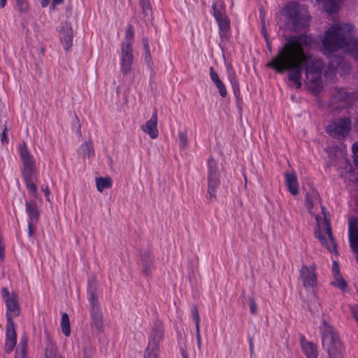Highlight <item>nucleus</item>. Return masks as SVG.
<instances>
[{"instance_id": "obj_6", "label": "nucleus", "mask_w": 358, "mask_h": 358, "mask_svg": "<svg viewBox=\"0 0 358 358\" xmlns=\"http://www.w3.org/2000/svg\"><path fill=\"white\" fill-rule=\"evenodd\" d=\"M21 174L29 193L34 198H36L37 187L36 182L38 180V172L36 165L22 166Z\"/></svg>"}, {"instance_id": "obj_5", "label": "nucleus", "mask_w": 358, "mask_h": 358, "mask_svg": "<svg viewBox=\"0 0 358 358\" xmlns=\"http://www.w3.org/2000/svg\"><path fill=\"white\" fill-rule=\"evenodd\" d=\"M284 12L292 22L296 29H301L308 25L310 16L307 10L296 2H290L285 8Z\"/></svg>"}, {"instance_id": "obj_14", "label": "nucleus", "mask_w": 358, "mask_h": 358, "mask_svg": "<svg viewBox=\"0 0 358 358\" xmlns=\"http://www.w3.org/2000/svg\"><path fill=\"white\" fill-rule=\"evenodd\" d=\"M157 110H155L151 118L148 120L146 124L142 127V129L144 132L148 134L151 138H157L159 135V131L157 128Z\"/></svg>"}, {"instance_id": "obj_31", "label": "nucleus", "mask_w": 358, "mask_h": 358, "mask_svg": "<svg viewBox=\"0 0 358 358\" xmlns=\"http://www.w3.org/2000/svg\"><path fill=\"white\" fill-rule=\"evenodd\" d=\"M158 348H152L150 345H148V348L145 351L144 358H157V351Z\"/></svg>"}, {"instance_id": "obj_44", "label": "nucleus", "mask_w": 358, "mask_h": 358, "mask_svg": "<svg viewBox=\"0 0 358 358\" xmlns=\"http://www.w3.org/2000/svg\"><path fill=\"white\" fill-rule=\"evenodd\" d=\"M46 358H63L59 354L55 353L52 355L51 353L48 355V353H45Z\"/></svg>"}, {"instance_id": "obj_27", "label": "nucleus", "mask_w": 358, "mask_h": 358, "mask_svg": "<svg viewBox=\"0 0 358 358\" xmlns=\"http://www.w3.org/2000/svg\"><path fill=\"white\" fill-rule=\"evenodd\" d=\"M286 178L289 192L296 195L298 193L296 177L292 174H287Z\"/></svg>"}, {"instance_id": "obj_19", "label": "nucleus", "mask_w": 358, "mask_h": 358, "mask_svg": "<svg viewBox=\"0 0 358 358\" xmlns=\"http://www.w3.org/2000/svg\"><path fill=\"white\" fill-rule=\"evenodd\" d=\"M26 212L29 217V222H36L38 220L40 213L35 202L25 203Z\"/></svg>"}, {"instance_id": "obj_47", "label": "nucleus", "mask_w": 358, "mask_h": 358, "mask_svg": "<svg viewBox=\"0 0 358 358\" xmlns=\"http://www.w3.org/2000/svg\"><path fill=\"white\" fill-rule=\"evenodd\" d=\"M49 3V0H41V4L43 8L46 7Z\"/></svg>"}, {"instance_id": "obj_49", "label": "nucleus", "mask_w": 358, "mask_h": 358, "mask_svg": "<svg viewBox=\"0 0 358 358\" xmlns=\"http://www.w3.org/2000/svg\"><path fill=\"white\" fill-rule=\"evenodd\" d=\"M182 358H189L188 355L185 352V350L181 351Z\"/></svg>"}, {"instance_id": "obj_17", "label": "nucleus", "mask_w": 358, "mask_h": 358, "mask_svg": "<svg viewBox=\"0 0 358 358\" xmlns=\"http://www.w3.org/2000/svg\"><path fill=\"white\" fill-rule=\"evenodd\" d=\"M6 305L7 307L6 317L8 320H12L13 317H15L20 313V308L17 299L13 296L10 299L6 300Z\"/></svg>"}, {"instance_id": "obj_24", "label": "nucleus", "mask_w": 358, "mask_h": 358, "mask_svg": "<svg viewBox=\"0 0 358 358\" xmlns=\"http://www.w3.org/2000/svg\"><path fill=\"white\" fill-rule=\"evenodd\" d=\"M210 76L212 81L215 84L218 88L220 95L224 97V85L222 80L220 79L217 73L215 71L213 67L210 68Z\"/></svg>"}, {"instance_id": "obj_9", "label": "nucleus", "mask_w": 358, "mask_h": 358, "mask_svg": "<svg viewBox=\"0 0 358 358\" xmlns=\"http://www.w3.org/2000/svg\"><path fill=\"white\" fill-rule=\"evenodd\" d=\"M350 120L349 119H340L327 127V132L334 137H344L350 129Z\"/></svg>"}, {"instance_id": "obj_43", "label": "nucleus", "mask_w": 358, "mask_h": 358, "mask_svg": "<svg viewBox=\"0 0 358 358\" xmlns=\"http://www.w3.org/2000/svg\"><path fill=\"white\" fill-rule=\"evenodd\" d=\"M1 292H2V296L4 299V300L6 301L7 299H10L11 298L10 296V294H9V292L7 288H3L2 290H1Z\"/></svg>"}, {"instance_id": "obj_28", "label": "nucleus", "mask_w": 358, "mask_h": 358, "mask_svg": "<svg viewBox=\"0 0 358 358\" xmlns=\"http://www.w3.org/2000/svg\"><path fill=\"white\" fill-rule=\"evenodd\" d=\"M303 348L306 352L308 358H316L317 350L312 343H307L306 344L304 345Z\"/></svg>"}, {"instance_id": "obj_2", "label": "nucleus", "mask_w": 358, "mask_h": 358, "mask_svg": "<svg viewBox=\"0 0 358 358\" xmlns=\"http://www.w3.org/2000/svg\"><path fill=\"white\" fill-rule=\"evenodd\" d=\"M352 24L345 22L334 24L324 32L322 39L323 48L331 52L341 48L347 50L355 39Z\"/></svg>"}, {"instance_id": "obj_48", "label": "nucleus", "mask_w": 358, "mask_h": 358, "mask_svg": "<svg viewBox=\"0 0 358 358\" xmlns=\"http://www.w3.org/2000/svg\"><path fill=\"white\" fill-rule=\"evenodd\" d=\"M6 0H0V8H3L6 6Z\"/></svg>"}, {"instance_id": "obj_10", "label": "nucleus", "mask_w": 358, "mask_h": 358, "mask_svg": "<svg viewBox=\"0 0 358 358\" xmlns=\"http://www.w3.org/2000/svg\"><path fill=\"white\" fill-rule=\"evenodd\" d=\"M60 41L66 50H69L72 45L73 29L70 22L67 21L62 22L57 28Z\"/></svg>"}, {"instance_id": "obj_40", "label": "nucleus", "mask_w": 358, "mask_h": 358, "mask_svg": "<svg viewBox=\"0 0 358 358\" xmlns=\"http://www.w3.org/2000/svg\"><path fill=\"white\" fill-rule=\"evenodd\" d=\"M142 43L144 48L145 51L150 50L149 43H148V38H142Z\"/></svg>"}, {"instance_id": "obj_50", "label": "nucleus", "mask_w": 358, "mask_h": 358, "mask_svg": "<svg viewBox=\"0 0 358 358\" xmlns=\"http://www.w3.org/2000/svg\"><path fill=\"white\" fill-rule=\"evenodd\" d=\"M334 267L336 271V273L338 274V265L337 264V262H334Z\"/></svg>"}, {"instance_id": "obj_15", "label": "nucleus", "mask_w": 358, "mask_h": 358, "mask_svg": "<svg viewBox=\"0 0 358 358\" xmlns=\"http://www.w3.org/2000/svg\"><path fill=\"white\" fill-rule=\"evenodd\" d=\"M141 262L143 266V273L146 276L151 275L152 269L154 267L153 257L150 250H145L141 255Z\"/></svg>"}, {"instance_id": "obj_33", "label": "nucleus", "mask_w": 358, "mask_h": 358, "mask_svg": "<svg viewBox=\"0 0 358 358\" xmlns=\"http://www.w3.org/2000/svg\"><path fill=\"white\" fill-rule=\"evenodd\" d=\"M15 358H27L26 344L21 343V346L15 351Z\"/></svg>"}, {"instance_id": "obj_21", "label": "nucleus", "mask_w": 358, "mask_h": 358, "mask_svg": "<svg viewBox=\"0 0 358 358\" xmlns=\"http://www.w3.org/2000/svg\"><path fill=\"white\" fill-rule=\"evenodd\" d=\"M213 15L219 25L220 27V35L221 38L223 37V31H224V22H223V17H222V5H220V8H217V4L214 3L213 5Z\"/></svg>"}, {"instance_id": "obj_16", "label": "nucleus", "mask_w": 358, "mask_h": 358, "mask_svg": "<svg viewBox=\"0 0 358 358\" xmlns=\"http://www.w3.org/2000/svg\"><path fill=\"white\" fill-rule=\"evenodd\" d=\"M349 238L352 249L358 252V227L355 220L349 222Z\"/></svg>"}, {"instance_id": "obj_32", "label": "nucleus", "mask_w": 358, "mask_h": 358, "mask_svg": "<svg viewBox=\"0 0 358 358\" xmlns=\"http://www.w3.org/2000/svg\"><path fill=\"white\" fill-rule=\"evenodd\" d=\"M187 145V134L186 131L179 133V146L180 149H185Z\"/></svg>"}, {"instance_id": "obj_45", "label": "nucleus", "mask_w": 358, "mask_h": 358, "mask_svg": "<svg viewBox=\"0 0 358 358\" xmlns=\"http://www.w3.org/2000/svg\"><path fill=\"white\" fill-rule=\"evenodd\" d=\"M64 0H52V2L51 3L50 8L52 10L55 9V5L62 3Z\"/></svg>"}, {"instance_id": "obj_11", "label": "nucleus", "mask_w": 358, "mask_h": 358, "mask_svg": "<svg viewBox=\"0 0 358 358\" xmlns=\"http://www.w3.org/2000/svg\"><path fill=\"white\" fill-rule=\"evenodd\" d=\"M6 340L5 350L7 353L13 351L17 341L15 324L12 320H8L6 327Z\"/></svg>"}, {"instance_id": "obj_41", "label": "nucleus", "mask_w": 358, "mask_h": 358, "mask_svg": "<svg viewBox=\"0 0 358 358\" xmlns=\"http://www.w3.org/2000/svg\"><path fill=\"white\" fill-rule=\"evenodd\" d=\"M41 190L44 192L45 196L46 197V200L49 201H50L49 196H50V194L49 188L47 186L46 187L42 186L41 187Z\"/></svg>"}, {"instance_id": "obj_18", "label": "nucleus", "mask_w": 358, "mask_h": 358, "mask_svg": "<svg viewBox=\"0 0 358 358\" xmlns=\"http://www.w3.org/2000/svg\"><path fill=\"white\" fill-rule=\"evenodd\" d=\"M139 5L141 10L142 20L145 22H150L152 20V10L150 0H139Z\"/></svg>"}, {"instance_id": "obj_13", "label": "nucleus", "mask_w": 358, "mask_h": 358, "mask_svg": "<svg viewBox=\"0 0 358 358\" xmlns=\"http://www.w3.org/2000/svg\"><path fill=\"white\" fill-rule=\"evenodd\" d=\"M17 148L20 152V157L22 161V166L36 165V160L24 141L19 144Z\"/></svg>"}, {"instance_id": "obj_12", "label": "nucleus", "mask_w": 358, "mask_h": 358, "mask_svg": "<svg viewBox=\"0 0 358 358\" xmlns=\"http://www.w3.org/2000/svg\"><path fill=\"white\" fill-rule=\"evenodd\" d=\"M164 338V327L161 321L157 320L155 322L152 329V332L149 338V343L152 348H158L159 343Z\"/></svg>"}, {"instance_id": "obj_36", "label": "nucleus", "mask_w": 358, "mask_h": 358, "mask_svg": "<svg viewBox=\"0 0 358 358\" xmlns=\"http://www.w3.org/2000/svg\"><path fill=\"white\" fill-rule=\"evenodd\" d=\"M324 225H325V229H326V231H327V234H328V236H329V238L332 241V242H333V243H334V250H335V252H337V251H336V243H335V242H334V237H333V234H332V232H331V230L330 226H329V223H327V222H325V223H324Z\"/></svg>"}, {"instance_id": "obj_35", "label": "nucleus", "mask_w": 358, "mask_h": 358, "mask_svg": "<svg viewBox=\"0 0 358 358\" xmlns=\"http://www.w3.org/2000/svg\"><path fill=\"white\" fill-rule=\"evenodd\" d=\"M145 62L150 69H152V60L150 50L145 51Z\"/></svg>"}, {"instance_id": "obj_20", "label": "nucleus", "mask_w": 358, "mask_h": 358, "mask_svg": "<svg viewBox=\"0 0 358 358\" xmlns=\"http://www.w3.org/2000/svg\"><path fill=\"white\" fill-rule=\"evenodd\" d=\"M77 152L78 155L81 156L83 158H85L86 157H90L94 155V152L92 141L88 140L87 141L82 143L78 149Z\"/></svg>"}, {"instance_id": "obj_51", "label": "nucleus", "mask_w": 358, "mask_h": 358, "mask_svg": "<svg viewBox=\"0 0 358 358\" xmlns=\"http://www.w3.org/2000/svg\"><path fill=\"white\" fill-rule=\"evenodd\" d=\"M77 134L79 136H81V125H80V124H78V128L77 129Z\"/></svg>"}, {"instance_id": "obj_7", "label": "nucleus", "mask_w": 358, "mask_h": 358, "mask_svg": "<svg viewBox=\"0 0 358 358\" xmlns=\"http://www.w3.org/2000/svg\"><path fill=\"white\" fill-rule=\"evenodd\" d=\"M220 174L217 172L216 163L213 159L208 161V182L209 195L208 199L213 201L215 199L216 187L220 185Z\"/></svg>"}, {"instance_id": "obj_1", "label": "nucleus", "mask_w": 358, "mask_h": 358, "mask_svg": "<svg viewBox=\"0 0 358 358\" xmlns=\"http://www.w3.org/2000/svg\"><path fill=\"white\" fill-rule=\"evenodd\" d=\"M313 43V39L306 35L292 37L267 66L280 73L288 70L289 79L297 88L304 81L312 91H318L322 87L323 63L305 52V48Z\"/></svg>"}, {"instance_id": "obj_55", "label": "nucleus", "mask_w": 358, "mask_h": 358, "mask_svg": "<svg viewBox=\"0 0 358 358\" xmlns=\"http://www.w3.org/2000/svg\"><path fill=\"white\" fill-rule=\"evenodd\" d=\"M85 358H86V357H85Z\"/></svg>"}, {"instance_id": "obj_39", "label": "nucleus", "mask_w": 358, "mask_h": 358, "mask_svg": "<svg viewBox=\"0 0 358 358\" xmlns=\"http://www.w3.org/2000/svg\"><path fill=\"white\" fill-rule=\"evenodd\" d=\"M196 331V344L197 348L200 350H201V338L200 335L199 328Z\"/></svg>"}, {"instance_id": "obj_52", "label": "nucleus", "mask_w": 358, "mask_h": 358, "mask_svg": "<svg viewBox=\"0 0 358 358\" xmlns=\"http://www.w3.org/2000/svg\"><path fill=\"white\" fill-rule=\"evenodd\" d=\"M319 238H320L322 241H323V238H322V236L319 235Z\"/></svg>"}, {"instance_id": "obj_54", "label": "nucleus", "mask_w": 358, "mask_h": 358, "mask_svg": "<svg viewBox=\"0 0 358 358\" xmlns=\"http://www.w3.org/2000/svg\"><path fill=\"white\" fill-rule=\"evenodd\" d=\"M356 180H357V182H358V178H357Z\"/></svg>"}, {"instance_id": "obj_26", "label": "nucleus", "mask_w": 358, "mask_h": 358, "mask_svg": "<svg viewBox=\"0 0 358 358\" xmlns=\"http://www.w3.org/2000/svg\"><path fill=\"white\" fill-rule=\"evenodd\" d=\"M302 275L305 279V285L313 286L315 282V275L308 267H303L301 270Z\"/></svg>"}, {"instance_id": "obj_42", "label": "nucleus", "mask_w": 358, "mask_h": 358, "mask_svg": "<svg viewBox=\"0 0 358 358\" xmlns=\"http://www.w3.org/2000/svg\"><path fill=\"white\" fill-rule=\"evenodd\" d=\"M336 285L342 289H344L346 287L347 284L343 279L340 278V279H338Z\"/></svg>"}, {"instance_id": "obj_4", "label": "nucleus", "mask_w": 358, "mask_h": 358, "mask_svg": "<svg viewBox=\"0 0 358 358\" xmlns=\"http://www.w3.org/2000/svg\"><path fill=\"white\" fill-rule=\"evenodd\" d=\"M134 37V29L132 25L129 24L125 31V41L121 45L120 65L121 71L124 75H127L131 70L133 64V39Z\"/></svg>"}, {"instance_id": "obj_23", "label": "nucleus", "mask_w": 358, "mask_h": 358, "mask_svg": "<svg viewBox=\"0 0 358 358\" xmlns=\"http://www.w3.org/2000/svg\"><path fill=\"white\" fill-rule=\"evenodd\" d=\"M323 6L326 12L331 13L338 10V0H318Z\"/></svg>"}, {"instance_id": "obj_34", "label": "nucleus", "mask_w": 358, "mask_h": 358, "mask_svg": "<svg viewBox=\"0 0 358 358\" xmlns=\"http://www.w3.org/2000/svg\"><path fill=\"white\" fill-rule=\"evenodd\" d=\"M192 317H193V320L195 322L196 330H198V329L199 328V321H200V320H199V315L198 308H197V306L196 305H193L192 306Z\"/></svg>"}, {"instance_id": "obj_46", "label": "nucleus", "mask_w": 358, "mask_h": 358, "mask_svg": "<svg viewBox=\"0 0 358 358\" xmlns=\"http://www.w3.org/2000/svg\"><path fill=\"white\" fill-rule=\"evenodd\" d=\"M352 150L355 156L358 158V143H355L353 145Z\"/></svg>"}, {"instance_id": "obj_22", "label": "nucleus", "mask_w": 358, "mask_h": 358, "mask_svg": "<svg viewBox=\"0 0 358 358\" xmlns=\"http://www.w3.org/2000/svg\"><path fill=\"white\" fill-rule=\"evenodd\" d=\"M112 186V180L110 178H96V187L99 192H102L104 189L110 188Z\"/></svg>"}, {"instance_id": "obj_3", "label": "nucleus", "mask_w": 358, "mask_h": 358, "mask_svg": "<svg viewBox=\"0 0 358 358\" xmlns=\"http://www.w3.org/2000/svg\"><path fill=\"white\" fill-rule=\"evenodd\" d=\"M98 289L94 281H89L87 299L90 304L91 325L99 333L103 331V314L98 300Z\"/></svg>"}, {"instance_id": "obj_29", "label": "nucleus", "mask_w": 358, "mask_h": 358, "mask_svg": "<svg viewBox=\"0 0 358 358\" xmlns=\"http://www.w3.org/2000/svg\"><path fill=\"white\" fill-rule=\"evenodd\" d=\"M347 51L351 52L352 56L358 60V38H355L352 43L348 48Z\"/></svg>"}, {"instance_id": "obj_25", "label": "nucleus", "mask_w": 358, "mask_h": 358, "mask_svg": "<svg viewBox=\"0 0 358 358\" xmlns=\"http://www.w3.org/2000/svg\"><path fill=\"white\" fill-rule=\"evenodd\" d=\"M61 328H62V333L66 336H70L71 327H70V323H69V317L66 313H64L62 315Z\"/></svg>"}, {"instance_id": "obj_53", "label": "nucleus", "mask_w": 358, "mask_h": 358, "mask_svg": "<svg viewBox=\"0 0 358 358\" xmlns=\"http://www.w3.org/2000/svg\"><path fill=\"white\" fill-rule=\"evenodd\" d=\"M76 119L77 120L78 122H79L78 117L76 116Z\"/></svg>"}, {"instance_id": "obj_30", "label": "nucleus", "mask_w": 358, "mask_h": 358, "mask_svg": "<svg viewBox=\"0 0 358 358\" xmlns=\"http://www.w3.org/2000/svg\"><path fill=\"white\" fill-rule=\"evenodd\" d=\"M16 5L21 13H26L29 10L28 0H16Z\"/></svg>"}, {"instance_id": "obj_37", "label": "nucleus", "mask_w": 358, "mask_h": 358, "mask_svg": "<svg viewBox=\"0 0 358 358\" xmlns=\"http://www.w3.org/2000/svg\"><path fill=\"white\" fill-rule=\"evenodd\" d=\"M34 223V222H29L28 223V234L29 236H32L36 232V229L33 226Z\"/></svg>"}, {"instance_id": "obj_38", "label": "nucleus", "mask_w": 358, "mask_h": 358, "mask_svg": "<svg viewBox=\"0 0 358 358\" xmlns=\"http://www.w3.org/2000/svg\"><path fill=\"white\" fill-rule=\"evenodd\" d=\"M6 131L7 129L5 128L1 133V141L3 143H8V138L7 137Z\"/></svg>"}, {"instance_id": "obj_8", "label": "nucleus", "mask_w": 358, "mask_h": 358, "mask_svg": "<svg viewBox=\"0 0 358 358\" xmlns=\"http://www.w3.org/2000/svg\"><path fill=\"white\" fill-rule=\"evenodd\" d=\"M354 97L343 89H336L333 93L329 105L334 109L347 107L352 104Z\"/></svg>"}]
</instances>
